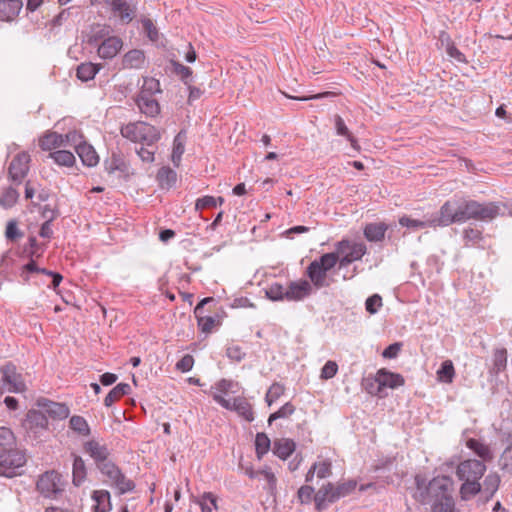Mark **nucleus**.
Masks as SVG:
<instances>
[{
	"instance_id": "f257e3e1",
	"label": "nucleus",
	"mask_w": 512,
	"mask_h": 512,
	"mask_svg": "<svg viewBox=\"0 0 512 512\" xmlns=\"http://www.w3.org/2000/svg\"><path fill=\"white\" fill-rule=\"evenodd\" d=\"M413 498L421 504L431 503L430 512H458L452 497L454 481L450 476L439 475L428 483L421 476L415 477Z\"/></svg>"
},
{
	"instance_id": "f03ea898",
	"label": "nucleus",
	"mask_w": 512,
	"mask_h": 512,
	"mask_svg": "<svg viewBox=\"0 0 512 512\" xmlns=\"http://www.w3.org/2000/svg\"><path fill=\"white\" fill-rule=\"evenodd\" d=\"M486 472V465L480 460L467 459L456 467V476L463 481L460 486V498L467 501L481 492L480 479Z\"/></svg>"
},
{
	"instance_id": "7ed1b4c3",
	"label": "nucleus",
	"mask_w": 512,
	"mask_h": 512,
	"mask_svg": "<svg viewBox=\"0 0 512 512\" xmlns=\"http://www.w3.org/2000/svg\"><path fill=\"white\" fill-rule=\"evenodd\" d=\"M461 223L469 220L489 221L499 215L500 208L494 202L480 203L475 200L460 199Z\"/></svg>"
},
{
	"instance_id": "20e7f679",
	"label": "nucleus",
	"mask_w": 512,
	"mask_h": 512,
	"mask_svg": "<svg viewBox=\"0 0 512 512\" xmlns=\"http://www.w3.org/2000/svg\"><path fill=\"white\" fill-rule=\"evenodd\" d=\"M121 135L133 143L153 146L161 138L160 131L153 125L136 121L121 127Z\"/></svg>"
},
{
	"instance_id": "39448f33",
	"label": "nucleus",
	"mask_w": 512,
	"mask_h": 512,
	"mask_svg": "<svg viewBox=\"0 0 512 512\" xmlns=\"http://www.w3.org/2000/svg\"><path fill=\"white\" fill-rule=\"evenodd\" d=\"M338 260L336 253H325L308 265L306 275L310 279L312 287L319 289L329 285L327 272L336 266Z\"/></svg>"
},
{
	"instance_id": "423d86ee",
	"label": "nucleus",
	"mask_w": 512,
	"mask_h": 512,
	"mask_svg": "<svg viewBox=\"0 0 512 512\" xmlns=\"http://www.w3.org/2000/svg\"><path fill=\"white\" fill-rule=\"evenodd\" d=\"M367 247L363 242H355L343 239L336 244V254L341 267H346L352 262L359 261L366 254Z\"/></svg>"
},
{
	"instance_id": "0eeeda50",
	"label": "nucleus",
	"mask_w": 512,
	"mask_h": 512,
	"mask_svg": "<svg viewBox=\"0 0 512 512\" xmlns=\"http://www.w3.org/2000/svg\"><path fill=\"white\" fill-rule=\"evenodd\" d=\"M25 454L18 450L0 453V476L12 478L20 474L19 470L25 465Z\"/></svg>"
},
{
	"instance_id": "6e6552de",
	"label": "nucleus",
	"mask_w": 512,
	"mask_h": 512,
	"mask_svg": "<svg viewBox=\"0 0 512 512\" xmlns=\"http://www.w3.org/2000/svg\"><path fill=\"white\" fill-rule=\"evenodd\" d=\"M98 468L101 473L107 477L109 484L116 487L120 494H124L134 489L135 485L133 481L126 478L114 463L107 461L106 463L98 465Z\"/></svg>"
},
{
	"instance_id": "1a4fd4ad",
	"label": "nucleus",
	"mask_w": 512,
	"mask_h": 512,
	"mask_svg": "<svg viewBox=\"0 0 512 512\" xmlns=\"http://www.w3.org/2000/svg\"><path fill=\"white\" fill-rule=\"evenodd\" d=\"M26 390V385L22 375L17 372L15 365L8 363L2 369V378L0 394L4 391L13 393H22Z\"/></svg>"
},
{
	"instance_id": "9d476101",
	"label": "nucleus",
	"mask_w": 512,
	"mask_h": 512,
	"mask_svg": "<svg viewBox=\"0 0 512 512\" xmlns=\"http://www.w3.org/2000/svg\"><path fill=\"white\" fill-rule=\"evenodd\" d=\"M460 199L446 201L440 208L439 216L434 219L436 227L461 223Z\"/></svg>"
},
{
	"instance_id": "9b49d317",
	"label": "nucleus",
	"mask_w": 512,
	"mask_h": 512,
	"mask_svg": "<svg viewBox=\"0 0 512 512\" xmlns=\"http://www.w3.org/2000/svg\"><path fill=\"white\" fill-rule=\"evenodd\" d=\"M239 391V385L236 382L227 379H221L211 387V395L215 402L223 408H230V398H226L229 394H235Z\"/></svg>"
},
{
	"instance_id": "f8f14e48",
	"label": "nucleus",
	"mask_w": 512,
	"mask_h": 512,
	"mask_svg": "<svg viewBox=\"0 0 512 512\" xmlns=\"http://www.w3.org/2000/svg\"><path fill=\"white\" fill-rule=\"evenodd\" d=\"M37 489L46 497L62 491L61 475L55 471L45 472L37 481Z\"/></svg>"
},
{
	"instance_id": "ddd939ff",
	"label": "nucleus",
	"mask_w": 512,
	"mask_h": 512,
	"mask_svg": "<svg viewBox=\"0 0 512 512\" xmlns=\"http://www.w3.org/2000/svg\"><path fill=\"white\" fill-rule=\"evenodd\" d=\"M30 155L27 152H20L12 159L9 165V176L16 182L21 183L29 171Z\"/></svg>"
},
{
	"instance_id": "4468645a",
	"label": "nucleus",
	"mask_w": 512,
	"mask_h": 512,
	"mask_svg": "<svg viewBox=\"0 0 512 512\" xmlns=\"http://www.w3.org/2000/svg\"><path fill=\"white\" fill-rule=\"evenodd\" d=\"M212 298H205L201 300L194 309L195 316L197 318V326L199 330L204 334H210L212 331L221 325V321L217 317L213 316H203L202 309L203 306L212 301Z\"/></svg>"
},
{
	"instance_id": "2eb2a0df",
	"label": "nucleus",
	"mask_w": 512,
	"mask_h": 512,
	"mask_svg": "<svg viewBox=\"0 0 512 512\" xmlns=\"http://www.w3.org/2000/svg\"><path fill=\"white\" fill-rule=\"evenodd\" d=\"M312 284L305 279L291 281L286 287V301H301L312 293Z\"/></svg>"
},
{
	"instance_id": "dca6fc26",
	"label": "nucleus",
	"mask_w": 512,
	"mask_h": 512,
	"mask_svg": "<svg viewBox=\"0 0 512 512\" xmlns=\"http://www.w3.org/2000/svg\"><path fill=\"white\" fill-rule=\"evenodd\" d=\"M375 381L380 384L382 391L385 388L396 389L405 384V379L401 374L391 372L386 368H381L376 372Z\"/></svg>"
},
{
	"instance_id": "f3484780",
	"label": "nucleus",
	"mask_w": 512,
	"mask_h": 512,
	"mask_svg": "<svg viewBox=\"0 0 512 512\" xmlns=\"http://www.w3.org/2000/svg\"><path fill=\"white\" fill-rule=\"evenodd\" d=\"M136 104L140 112L147 117H156L160 113V105L158 101L153 97V95L147 93L146 90L140 91L136 99Z\"/></svg>"
},
{
	"instance_id": "a211bd4d",
	"label": "nucleus",
	"mask_w": 512,
	"mask_h": 512,
	"mask_svg": "<svg viewBox=\"0 0 512 512\" xmlns=\"http://www.w3.org/2000/svg\"><path fill=\"white\" fill-rule=\"evenodd\" d=\"M332 474V460L329 458L318 457V460L312 464L305 476L306 482H312L316 475L319 479H324Z\"/></svg>"
},
{
	"instance_id": "6ab92c4d",
	"label": "nucleus",
	"mask_w": 512,
	"mask_h": 512,
	"mask_svg": "<svg viewBox=\"0 0 512 512\" xmlns=\"http://www.w3.org/2000/svg\"><path fill=\"white\" fill-rule=\"evenodd\" d=\"M38 406L42 407L45 413L55 420L66 419L70 414V410L67 405L47 399L38 400Z\"/></svg>"
},
{
	"instance_id": "aec40b11",
	"label": "nucleus",
	"mask_w": 512,
	"mask_h": 512,
	"mask_svg": "<svg viewBox=\"0 0 512 512\" xmlns=\"http://www.w3.org/2000/svg\"><path fill=\"white\" fill-rule=\"evenodd\" d=\"M122 47V40L117 36H111L99 45L98 55L102 59H112L120 52Z\"/></svg>"
},
{
	"instance_id": "412c9836",
	"label": "nucleus",
	"mask_w": 512,
	"mask_h": 512,
	"mask_svg": "<svg viewBox=\"0 0 512 512\" xmlns=\"http://www.w3.org/2000/svg\"><path fill=\"white\" fill-rule=\"evenodd\" d=\"M338 499L335 485L332 483L324 484L314 496L316 508L321 510L327 503H332Z\"/></svg>"
},
{
	"instance_id": "4be33fe9",
	"label": "nucleus",
	"mask_w": 512,
	"mask_h": 512,
	"mask_svg": "<svg viewBox=\"0 0 512 512\" xmlns=\"http://www.w3.org/2000/svg\"><path fill=\"white\" fill-rule=\"evenodd\" d=\"M19 198L17 189L7 180L0 178V205L4 208L14 206Z\"/></svg>"
},
{
	"instance_id": "5701e85b",
	"label": "nucleus",
	"mask_w": 512,
	"mask_h": 512,
	"mask_svg": "<svg viewBox=\"0 0 512 512\" xmlns=\"http://www.w3.org/2000/svg\"><path fill=\"white\" fill-rule=\"evenodd\" d=\"M84 451L90 455L91 458L94 459L97 466L106 463L108 456H109V450L105 445L100 444L96 440H90L87 441L84 444Z\"/></svg>"
},
{
	"instance_id": "b1692460",
	"label": "nucleus",
	"mask_w": 512,
	"mask_h": 512,
	"mask_svg": "<svg viewBox=\"0 0 512 512\" xmlns=\"http://www.w3.org/2000/svg\"><path fill=\"white\" fill-rule=\"evenodd\" d=\"M22 7V0H0V20L13 21Z\"/></svg>"
},
{
	"instance_id": "393cba45",
	"label": "nucleus",
	"mask_w": 512,
	"mask_h": 512,
	"mask_svg": "<svg viewBox=\"0 0 512 512\" xmlns=\"http://www.w3.org/2000/svg\"><path fill=\"white\" fill-rule=\"evenodd\" d=\"M230 408L227 410L235 411L239 416L246 421L251 422L254 420V413L251 404L244 397H234L230 401Z\"/></svg>"
},
{
	"instance_id": "a878e982",
	"label": "nucleus",
	"mask_w": 512,
	"mask_h": 512,
	"mask_svg": "<svg viewBox=\"0 0 512 512\" xmlns=\"http://www.w3.org/2000/svg\"><path fill=\"white\" fill-rule=\"evenodd\" d=\"M93 512H110L112 509L111 496L107 490H94L91 494Z\"/></svg>"
},
{
	"instance_id": "bb28decb",
	"label": "nucleus",
	"mask_w": 512,
	"mask_h": 512,
	"mask_svg": "<svg viewBox=\"0 0 512 512\" xmlns=\"http://www.w3.org/2000/svg\"><path fill=\"white\" fill-rule=\"evenodd\" d=\"M76 153L81 159L82 163L88 167H94L99 162V156L94 147L87 142L77 145Z\"/></svg>"
},
{
	"instance_id": "cd10ccee",
	"label": "nucleus",
	"mask_w": 512,
	"mask_h": 512,
	"mask_svg": "<svg viewBox=\"0 0 512 512\" xmlns=\"http://www.w3.org/2000/svg\"><path fill=\"white\" fill-rule=\"evenodd\" d=\"M38 142L43 151H52L64 146V136L57 132L47 131L39 138Z\"/></svg>"
},
{
	"instance_id": "c85d7f7f",
	"label": "nucleus",
	"mask_w": 512,
	"mask_h": 512,
	"mask_svg": "<svg viewBox=\"0 0 512 512\" xmlns=\"http://www.w3.org/2000/svg\"><path fill=\"white\" fill-rule=\"evenodd\" d=\"M144 64L145 54L138 49L128 51L122 58V67L124 69H140Z\"/></svg>"
},
{
	"instance_id": "c756f323",
	"label": "nucleus",
	"mask_w": 512,
	"mask_h": 512,
	"mask_svg": "<svg viewBox=\"0 0 512 512\" xmlns=\"http://www.w3.org/2000/svg\"><path fill=\"white\" fill-rule=\"evenodd\" d=\"M296 449V444L292 439L280 438L273 443V453L280 459L286 460Z\"/></svg>"
},
{
	"instance_id": "7c9ffc66",
	"label": "nucleus",
	"mask_w": 512,
	"mask_h": 512,
	"mask_svg": "<svg viewBox=\"0 0 512 512\" xmlns=\"http://www.w3.org/2000/svg\"><path fill=\"white\" fill-rule=\"evenodd\" d=\"M87 478V469L84 460L73 454L72 482L75 486H81Z\"/></svg>"
},
{
	"instance_id": "2f4dec72",
	"label": "nucleus",
	"mask_w": 512,
	"mask_h": 512,
	"mask_svg": "<svg viewBox=\"0 0 512 512\" xmlns=\"http://www.w3.org/2000/svg\"><path fill=\"white\" fill-rule=\"evenodd\" d=\"M466 446L472 450L479 458H481L480 461L483 463L493 459V453L490 447L484 442L471 438L467 440Z\"/></svg>"
},
{
	"instance_id": "473e14b6",
	"label": "nucleus",
	"mask_w": 512,
	"mask_h": 512,
	"mask_svg": "<svg viewBox=\"0 0 512 512\" xmlns=\"http://www.w3.org/2000/svg\"><path fill=\"white\" fill-rule=\"evenodd\" d=\"M334 125H335L337 135L345 137L349 141L351 147L354 150L359 152L360 145L358 143V140L352 134V132L349 130V128L347 127L343 118L340 115L334 116Z\"/></svg>"
},
{
	"instance_id": "72a5a7b5",
	"label": "nucleus",
	"mask_w": 512,
	"mask_h": 512,
	"mask_svg": "<svg viewBox=\"0 0 512 512\" xmlns=\"http://www.w3.org/2000/svg\"><path fill=\"white\" fill-rule=\"evenodd\" d=\"M194 502L199 505L201 512H212L218 510V497L212 492H204L195 498Z\"/></svg>"
},
{
	"instance_id": "f704fd0d",
	"label": "nucleus",
	"mask_w": 512,
	"mask_h": 512,
	"mask_svg": "<svg viewBox=\"0 0 512 512\" xmlns=\"http://www.w3.org/2000/svg\"><path fill=\"white\" fill-rule=\"evenodd\" d=\"M112 10L118 14L119 18L126 23L132 21L134 10L130 7L126 0H112L110 2Z\"/></svg>"
},
{
	"instance_id": "c9c22d12",
	"label": "nucleus",
	"mask_w": 512,
	"mask_h": 512,
	"mask_svg": "<svg viewBox=\"0 0 512 512\" xmlns=\"http://www.w3.org/2000/svg\"><path fill=\"white\" fill-rule=\"evenodd\" d=\"M388 227L384 223H370L364 228V235L371 242L384 239Z\"/></svg>"
},
{
	"instance_id": "e433bc0d",
	"label": "nucleus",
	"mask_w": 512,
	"mask_h": 512,
	"mask_svg": "<svg viewBox=\"0 0 512 512\" xmlns=\"http://www.w3.org/2000/svg\"><path fill=\"white\" fill-rule=\"evenodd\" d=\"M26 424L30 429H46L48 427V420L44 413L37 410H30L26 415Z\"/></svg>"
},
{
	"instance_id": "4c0bfd02",
	"label": "nucleus",
	"mask_w": 512,
	"mask_h": 512,
	"mask_svg": "<svg viewBox=\"0 0 512 512\" xmlns=\"http://www.w3.org/2000/svg\"><path fill=\"white\" fill-rule=\"evenodd\" d=\"M437 380L442 383L450 384L455 377V368L451 360L442 362L440 368L436 372Z\"/></svg>"
},
{
	"instance_id": "58836bf2",
	"label": "nucleus",
	"mask_w": 512,
	"mask_h": 512,
	"mask_svg": "<svg viewBox=\"0 0 512 512\" xmlns=\"http://www.w3.org/2000/svg\"><path fill=\"white\" fill-rule=\"evenodd\" d=\"M130 386L126 383L116 385L105 397L104 405L106 407L112 406L116 401L120 400L124 395L128 394Z\"/></svg>"
},
{
	"instance_id": "ea45409f",
	"label": "nucleus",
	"mask_w": 512,
	"mask_h": 512,
	"mask_svg": "<svg viewBox=\"0 0 512 512\" xmlns=\"http://www.w3.org/2000/svg\"><path fill=\"white\" fill-rule=\"evenodd\" d=\"M185 141L186 136L183 132H179L174 138L171 159L176 166H179L182 155L185 151Z\"/></svg>"
},
{
	"instance_id": "a19ab883",
	"label": "nucleus",
	"mask_w": 512,
	"mask_h": 512,
	"mask_svg": "<svg viewBox=\"0 0 512 512\" xmlns=\"http://www.w3.org/2000/svg\"><path fill=\"white\" fill-rule=\"evenodd\" d=\"M399 224L403 227H408V228H413V229L436 227L434 219L418 220V219H413L407 215H404L399 218Z\"/></svg>"
},
{
	"instance_id": "79ce46f5",
	"label": "nucleus",
	"mask_w": 512,
	"mask_h": 512,
	"mask_svg": "<svg viewBox=\"0 0 512 512\" xmlns=\"http://www.w3.org/2000/svg\"><path fill=\"white\" fill-rule=\"evenodd\" d=\"M69 427L79 436L86 437L90 434V427L82 416L74 415L70 418Z\"/></svg>"
},
{
	"instance_id": "37998d69",
	"label": "nucleus",
	"mask_w": 512,
	"mask_h": 512,
	"mask_svg": "<svg viewBox=\"0 0 512 512\" xmlns=\"http://www.w3.org/2000/svg\"><path fill=\"white\" fill-rule=\"evenodd\" d=\"M500 482V476L497 473H489L484 480L481 491H483L488 498H491L498 490Z\"/></svg>"
},
{
	"instance_id": "c03bdc74",
	"label": "nucleus",
	"mask_w": 512,
	"mask_h": 512,
	"mask_svg": "<svg viewBox=\"0 0 512 512\" xmlns=\"http://www.w3.org/2000/svg\"><path fill=\"white\" fill-rule=\"evenodd\" d=\"M16 438L12 430L8 427H0V447L2 452L15 450Z\"/></svg>"
},
{
	"instance_id": "a18cd8bd",
	"label": "nucleus",
	"mask_w": 512,
	"mask_h": 512,
	"mask_svg": "<svg viewBox=\"0 0 512 512\" xmlns=\"http://www.w3.org/2000/svg\"><path fill=\"white\" fill-rule=\"evenodd\" d=\"M99 71V66L93 63H82L77 68V77L83 81L87 82L92 80L97 72Z\"/></svg>"
},
{
	"instance_id": "49530a36",
	"label": "nucleus",
	"mask_w": 512,
	"mask_h": 512,
	"mask_svg": "<svg viewBox=\"0 0 512 512\" xmlns=\"http://www.w3.org/2000/svg\"><path fill=\"white\" fill-rule=\"evenodd\" d=\"M50 157L60 166L71 167L75 163V156L67 150H57L50 153Z\"/></svg>"
},
{
	"instance_id": "de8ad7c7",
	"label": "nucleus",
	"mask_w": 512,
	"mask_h": 512,
	"mask_svg": "<svg viewBox=\"0 0 512 512\" xmlns=\"http://www.w3.org/2000/svg\"><path fill=\"white\" fill-rule=\"evenodd\" d=\"M177 175L169 167H162L157 173V180L161 187H171L176 182Z\"/></svg>"
},
{
	"instance_id": "09e8293b",
	"label": "nucleus",
	"mask_w": 512,
	"mask_h": 512,
	"mask_svg": "<svg viewBox=\"0 0 512 512\" xmlns=\"http://www.w3.org/2000/svg\"><path fill=\"white\" fill-rule=\"evenodd\" d=\"M286 287L280 283H272L265 290V295L272 301L286 300Z\"/></svg>"
},
{
	"instance_id": "8fccbe9b",
	"label": "nucleus",
	"mask_w": 512,
	"mask_h": 512,
	"mask_svg": "<svg viewBox=\"0 0 512 512\" xmlns=\"http://www.w3.org/2000/svg\"><path fill=\"white\" fill-rule=\"evenodd\" d=\"M271 441L265 433H257L255 437V450L258 459H261L270 450Z\"/></svg>"
},
{
	"instance_id": "3c124183",
	"label": "nucleus",
	"mask_w": 512,
	"mask_h": 512,
	"mask_svg": "<svg viewBox=\"0 0 512 512\" xmlns=\"http://www.w3.org/2000/svg\"><path fill=\"white\" fill-rule=\"evenodd\" d=\"M251 477H258L261 476L267 483V489L274 493L277 486V478L275 474L271 471L270 468H264L262 470L256 471L252 474H250Z\"/></svg>"
},
{
	"instance_id": "603ef678",
	"label": "nucleus",
	"mask_w": 512,
	"mask_h": 512,
	"mask_svg": "<svg viewBox=\"0 0 512 512\" xmlns=\"http://www.w3.org/2000/svg\"><path fill=\"white\" fill-rule=\"evenodd\" d=\"M285 386L281 383L275 382L273 383L265 396V401L268 406H271L274 402H276L281 396L285 393Z\"/></svg>"
},
{
	"instance_id": "864d4df0",
	"label": "nucleus",
	"mask_w": 512,
	"mask_h": 512,
	"mask_svg": "<svg viewBox=\"0 0 512 512\" xmlns=\"http://www.w3.org/2000/svg\"><path fill=\"white\" fill-rule=\"evenodd\" d=\"M507 366V350L505 348L496 349L493 353V371L499 373L505 370Z\"/></svg>"
},
{
	"instance_id": "5fc2aeb1",
	"label": "nucleus",
	"mask_w": 512,
	"mask_h": 512,
	"mask_svg": "<svg viewBox=\"0 0 512 512\" xmlns=\"http://www.w3.org/2000/svg\"><path fill=\"white\" fill-rule=\"evenodd\" d=\"M295 410V406L291 402H287L269 416L268 423L271 424L273 421L280 418H289Z\"/></svg>"
},
{
	"instance_id": "6e6d98bb",
	"label": "nucleus",
	"mask_w": 512,
	"mask_h": 512,
	"mask_svg": "<svg viewBox=\"0 0 512 512\" xmlns=\"http://www.w3.org/2000/svg\"><path fill=\"white\" fill-rule=\"evenodd\" d=\"M362 385L365 391L370 395L383 397L382 388L380 387V384L375 381V376L365 378L362 382Z\"/></svg>"
},
{
	"instance_id": "4d7b16f0",
	"label": "nucleus",
	"mask_w": 512,
	"mask_h": 512,
	"mask_svg": "<svg viewBox=\"0 0 512 512\" xmlns=\"http://www.w3.org/2000/svg\"><path fill=\"white\" fill-rule=\"evenodd\" d=\"M499 465L501 470L512 475V446H508L500 456Z\"/></svg>"
},
{
	"instance_id": "13d9d810",
	"label": "nucleus",
	"mask_w": 512,
	"mask_h": 512,
	"mask_svg": "<svg viewBox=\"0 0 512 512\" xmlns=\"http://www.w3.org/2000/svg\"><path fill=\"white\" fill-rule=\"evenodd\" d=\"M217 205V199L213 196H203L196 200L195 210L202 211L204 209L214 208Z\"/></svg>"
},
{
	"instance_id": "bf43d9fd",
	"label": "nucleus",
	"mask_w": 512,
	"mask_h": 512,
	"mask_svg": "<svg viewBox=\"0 0 512 512\" xmlns=\"http://www.w3.org/2000/svg\"><path fill=\"white\" fill-rule=\"evenodd\" d=\"M382 306V298L378 294H374L367 298L365 302V308L367 312L370 314H375L378 312L380 307Z\"/></svg>"
},
{
	"instance_id": "052dcab7",
	"label": "nucleus",
	"mask_w": 512,
	"mask_h": 512,
	"mask_svg": "<svg viewBox=\"0 0 512 512\" xmlns=\"http://www.w3.org/2000/svg\"><path fill=\"white\" fill-rule=\"evenodd\" d=\"M338 372V365L335 361H327L321 369L320 378L328 380L333 378Z\"/></svg>"
},
{
	"instance_id": "680f3d73",
	"label": "nucleus",
	"mask_w": 512,
	"mask_h": 512,
	"mask_svg": "<svg viewBox=\"0 0 512 512\" xmlns=\"http://www.w3.org/2000/svg\"><path fill=\"white\" fill-rule=\"evenodd\" d=\"M356 486H357V483L353 480H349L347 482H343V483L336 485L335 488H336V493H337L338 499L341 497L347 496L348 494L353 492L355 490Z\"/></svg>"
},
{
	"instance_id": "e2e57ef3",
	"label": "nucleus",
	"mask_w": 512,
	"mask_h": 512,
	"mask_svg": "<svg viewBox=\"0 0 512 512\" xmlns=\"http://www.w3.org/2000/svg\"><path fill=\"white\" fill-rule=\"evenodd\" d=\"M142 26L147 36L151 41H156L158 39V30L154 25L153 21L149 18H145L142 21Z\"/></svg>"
},
{
	"instance_id": "0e129e2a",
	"label": "nucleus",
	"mask_w": 512,
	"mask_h": 512,
	"mask_svg": "<svg viewBox=\"0 0 512 512\" xmlns=\"http://www.w3.org/2000/svg\"><path fill=\"white\" fill-rule=\"evenodd\" d=\"M314 494V489L311 486H301L297 493V498L301 504L309 503Z\"/></svg>"
},
{
	"instance_id": "69168bd1",
	"label": "nucleus",
	"mask_w": 512,
	"mask_h": 512,
	"mask_svg": "<svg viewBox=\"0 0 512 512\" xmlns=\"http://www.w3.org/2000/svg\"><path fill=\"white\" fill-rule=\"evenodd\" d=\"M6 238L14 241L22 236V233L18 229L17 223L15 221H9L6 230H5Z\"/></svg>"
},
{
	"instance_id": "338daca9",
	"label": "nucleus",
	"mask_w": 512,
	"mask_h": 512,
	"mask_svg": "<svg viewBox=\"0 0 512 512\" xmlns=\"http://www.w3.org/2000/svg\"><path fill=\"white\" fill-rule=\"evenodd\" d=\"M193 365L194 358L191 355L186 354L176 363V368L182 372H188L193 368Z\"/></svg>"
},
{
	"instance_id": "774afa93",
	"label": "nucleus",
	"mask_w": 512,
	"mask_h": 512,
	"mask_svg": "<svg viewBox=\"0 0 512 512\" xmlns=\"http://www.w3.org/2000/svg\"><path fill=\"white\" fill-rule=\"evenodd\" d=\"M68 142L71 145L75 147V150L77 149V145L80 143H84L83 141V135L78 133L77 131H70L64 136V143Z\"/></svg>"
}]
</instances>
